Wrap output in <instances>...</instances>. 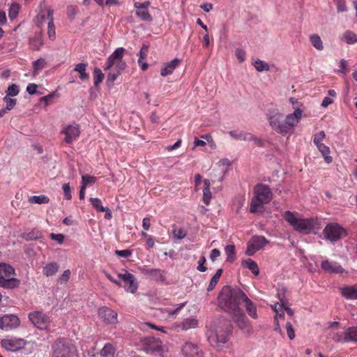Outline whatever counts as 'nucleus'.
Masks as SVG:
<instances>
[{
	"label": "nucleus",
	"mask_w": 357,
	"mask_h": 357,
	"mask_svg": "<svg viewBox=\"0 0 357 357\" xmlns=\"http://www.w3.org/2000/svg\"><path fill=\"white\" fill-rule=\"evenodd\" d=\"M302 114L301 109H296L284 118L278 109H270L266 116L271 128L277 133L285 136L294 132V128L302 117Z\"/></svg>",
	"instance_id": "f257e3e1"
},
{
	"label": "nucleus",
	"mask_w": 357,
	"mask_h": 357,
	"mask_svg": "<svg viewBox=\"0 0 357 357\" xmlns=\"http://www.w3.org/2000/svg\"><path fill=\"white\" fill-rule=\"evenodd\" d=\"M310 41L317 50H323L324 45L320 36L317 34H312L310 36Z\"/></svg>",
	"instance_id": "f704fd0d"
},
{
	"label": "nucleus",
	"mask_w": 357,
	"mask_h": 357,
	"mask_svg": "<svg viewBox=\"0 0 357 357\" xmlns=\"http://www.w3.org/2000/svg\"><path fill=\"white\" fill-rule=\"evenodd\" d=\"M47 35L51 40H54L56 38L55 26L54 24V19H50V22L47 23Z\"/></svg>",
	"instance_id": "a18cd8bd"
},
{
	"label": "nucleus",
	"mask_w": 357,
	"mask_h": 357,
	"mask_svg": "<svg viewBox=\"0 0 357 357\" xmlns=\"http://www.w3.org/2000/svg\"><path fill=\"white\" fill-rule=\"evenodd\" d=\"M321 268L326 272L330 273H343L344 272V269L339 263L328 259L321 262Z\"/></svg>",
	"instance_id": "a211bd4d"
},
{
	"label": "nucleus",
	"mask_w": 357,
	"mask_h": 357,
	"mask_svg": "<svg viewBox=\"0 0 357 357\" xmlns=\"http://www.w3.org/2000/svg\"><path fill=\"white\" fill-rule=\"evenodd\" d=\"M333 340L337 343H346L344 332H332L330 334Z\"/></svg>",
	"instance_id": "c03bdc74"
},
{
	"label": "nucleus",
	"mask_w": 357,
	"mask_h": 357,
	"mask_svg": "<svg viewBox=\"0 0 357 357\" xmlns=\"http://www.w3.org/2000/svg\"><path fill=\"white\" fill-rule=\"evenodd\" d=\"M46 61L44 59H39L33 63V73L37 74L40 70L45 68Z\"/></svg>",
	"instance_id": "37998d69"
},
{
	"label": "nucleus",
	"mask_w": 357,
	"mask_h": 357,
	"mask_svg": "<svg viewBox=\"0 0 357 357\" xmlns=\"http://www.w3.org/2000/svg\"><path fill=\"white\" fill-rule=\"evenodd\" d=\"M206 261V257L204 256H201L198 261V266L197 269L200 272H205L207 270V267L205 266V263Z\"/></svg>",
	"instance_id": "4d7b16f0"
},
{
	"label": "nucleus",
	"mask_w": 357,
	"mask_h": 357,
	"mask_svg": "<svg viewBox=\"0 0 357 357\" xmlns=\"http://www.w3.org/2000/svg\"><path fill=\"white\" fill-rule=\"evenodd\" d=\"M181 62V59L176 58L172 61L166 63L161 69L160 75L162 77L171 75L173 71L179 66Z\"/></svg>",
	"instance_id": "4be33fe9"
},
{
	"label": "nucleus",
	"mask_w": 357,
	"mask_h": 357,
	"mask_svg": "<svg viewBox=\"0 0 357 357\" xmlns=\"http://www.w3.org/2000/svg\"><path fill=\"white\" fill-rule=\"evenodd\" d=\"M59 270V264L56 262L47 264L43 269V273L47 277L54 275Z\"/></svg>",
	"instance_id": "c756f323"
},
{
	"label": "nucleus",
	"mask_w": 357,
	"mask_h": 357,
	"mask_svg": "<svg viewBox=\"0 0 357 357\" xmlns=\"http://www.w3.org/2000/svg\"><path fill=\"white\" fill-rule=\"evenodd\" d=\"M235 55L240 63H243L245 60V52L242 49H236Z\"/></svg>",
	"instance_id": "bf43d9fd"
},
{
	"label": "nucleus",
	"mask_w": 357,
	"mask_h": 357,
	"mask_svg": "<svg viewBox=\"0 0 357 357\" xmlns=\"http://www.w3.org/2000/svg\"><path fill=\"white\" fill-rule=\"evenodd\" d=\"M20 323V319L13 314H6L0 318V328L4 331L15 328Z\"/></svg>",
	"instance_id": "2eb2a0df"
},
{
	"label": "nucleus",
	"mask_w": 357,
	"mask_h": 357,
	"mask_svg": "<svg viewBox=\"0 0 357 357\" xmlns=\"http://www.w3.org/2000/svg\"><path fill=\"white\" fill-rule=\"evenodd\" d=\"M287 333L290 340H293L295 337V333L292 324L290 322L286 324Z\"/></svg>",
	"instance_id": "052dcab7"
},
{
	"label": "nucleus",
	"mask_w": 357,
	"mask_h": 357,
	"mask_svg": "<svg viewBox=\"0 0 357 357\" xmlns=\"http://www.w3.org/2000/svg\"><path fill=\"white\" fill-rule=\"evenodd\" d=\"M109 70L110 71L107 75V81L114 82L117 79L118 76L121 74V73H119L118 71H115V70H112V68L110 69Z\"/></svg>",
	"instance_id": "680f3d73"
},
{
	"label": "nucleus",
	"mask_w": 357,
	"mask_h": 357,
	"mask_svg": "<svg viewBox=\"0 0 357 357\" xmlns=\"http://www.w3.org/2000/svg\"><path fill=\"white\" fill-rule=\"evenodd\" d=\"M155 271L156 272H154L153 275H152L151 276L157 282H164L166 280V276L164 273V271L158 268H155Z\"/></svg>",
	"instance_id": "603ef678"
},
{
	"label": "nucleus",
	"mask_w": 357,
	"mask_h": 357,
	"mask_svg": "<svg viewBox=\"0 0 357 357\" xmlns=\"http://www.w3.org/2000/svg\"><path fill=\"white\" fill-rule=\"evenodd\" d=\"M30 45L34 50H38L43 45V37L42 32L36 33L30 39Z\"/></svg>",
	"instance_id": "c85d7f7f"
},
{
	"label": "nucleus",
	"mask_w": 357,
	"mask_h": 357,
	"mask_svg": "<svg viewBox=\"0 0 357 357\" xmlns=\"http://www.w3.org/2000/svg\"><path fill=\"white\" fill-rule=\"evenodd\" d=\"M172 234L174 238L177 239H183L187 235V231L183 228H178L175 226L173 227Z\"/></svg>",
	"instance_id": "49530a36"
},
{
	"label": "nucleus",
	"mask_w": 357,
	"mask_h": 357,
	"mask_svg": "<svg viewBox=\"0 0 357 357\" xmlns=\"http://www.w3.org/2000/svg\"><path fill=\"white\" fill-rule=\"evenodd\" d=\"M204 189H203V201L205 204L208 205L212 198V194L210 190L211 182L208 179L204 180Z\"/></svg>",
	"instance_id": "2f4dec72"
},
{
	"label": "nucleus",
	"mask_w": 357,
	"mask_h": 357,
	"mask_svg": "<svg viewBox=\"0 0 357 357\" xmlns=\"http://www.w3.org/2000/svg\"><path fill=\"white\" fill-rule=\"evenodd\" d=\"M346 342H357V326H351L344 331Z\"/></svg>",
	"instance_id": "cd10ccee"
},
{
	"label": "nucleus",
	"mask_w": 357,
	"mask_h": 357,
	"mask_svg": "<svg viewBox=\"0 0 357 357\" xmlns=\"http://www.w3.org/2000/svg\"><path fill=\"white\" fill-rule=\"evenodd\" d=\"M70 274L71 272L69 269L64 271L59 279L60 283H64L68 282L70 278Z\"/></svg>",
	"instance_id": "e2e57ef3"
},
{
	"label": "nucleus",
	"mask_w": 357,
	"mask_h": 357,
	"mask_svg": "<svg viewBox=\"0 0 357 357\" xmlns=\"http://www.w3.org/2000/svg\"><path fill=\"white\" fill-rule=\"evenodd\" d=\"M61 134L65 135L63 141L66 144H71L79 137L80 128L77 124L68 125L63 127L61 131Z\"/></svg>",
	"instance_id": "ddd939ff"
},
{
	"label": "nucleus",
	"mask_w": 357,
	"mask_h": 357,
	"mask_svg": "<svg viewBox=\"0 0 357 357\" xmlns=\"http://www.w3.org/2000/svg\"><path fill=\"white\" fill-rule=\"evenodd\" d=\"M318 150L321 153L325 161L327 163H331L333 160V158L331 156L329 155L330 154V149L326 145L324 144L323 143L321 144L316 145Z\"/></svg>",
	"instance_id": "72a5a7b5"
},
{
	"label": "nucleus",
	"mask_w": 357,
	"mask_h": 357,
	"mask_svg": "<svg viewBox=\"0 0 357 357\" xmlns=\"http://www.w3.org/2000/svg\"><path fill=\"white\" fill-rule=\"evenodd\" d=\"M253 194L250 208V211L252 213L258 211L264 204L269 203L273 199V192L271 188L263 183H258L254 187Z\"/></svg>",
	"instance_id": "20e7f679"
},
{
	"label": "nucleus",
	"mask_w": 357,
	"mask_h": 357,
	"mask_svg": "<svg viewBox=\"0 0 357 357\" xmlns=\"http://www.w3.org/2000/svg\"><path fill=\"white\" fill-rule=\"evenodd\" d=\"M42 232L37 229L26 230L22 234V237L26 241L38 240L42 238Z\"/></svg>",
	"instance_id": "a878e982"
},
{
	"label": "nucleus",
	"mask_w": 357,
	"mask_h": 357,
	"mask_svg": "<svg viewBox=\"0 0 357 357\" xmlns=\"http://www.w3.org/2000/svg\"><path fill=\"white\" fill-rule=\"evenodd\" d=\"M52 357H79L77 349L68 338H58L52 346Z\"/></svg>",
	"instance_id": "39448f33"
},
{
	"label": "nucleus",
	"mask_w": 357,
	"mask_h": 357,
	"mask_svg": "<svg viewBox=\"0 0 357 357\" xmlns=\"http://www.w3.org/2000/svg\"><path fill=\"white\" fill-rule=\"evenodd\" d=\"M93 73L94 85L95 86H98L102 82L104 79V74L98 68H95Z\"/></svg>",
	"instance_id": "de8ad7c7"
},
{
	"label": "nucleus",
	"mask_w": 357,
	"mask_h": 357,
	"mask_svg": "<svg viewBox=\"0 0 357 357\" xmlns=\"http://www.w3.org/2000/svg\"><path fill=\"white\" fill-rule=\"evenodd\" d=\"M241 266L244 268H248L255 275H258L259 273V269L257 264L251 259L242 261Z\"/></svg>",
	"instance_id": "7c9ffc66"
},
{
	"label": "nucleus",
	"mask_w": 357,
	"mask_h": 357,
	"mask_svg": "<svg viewBox=\"0 0 357 357\" xmlns=\"http://www.w3.org/2000/svg\"><path fill=\"white\" fill-rule=\"evenodd\" d=\"M98 314L99 317L107 324H114L117 322V313L108 307H100Z\"/></svg>",
	"instance_id": "4468645a"
},
{
	"label": "nucleus",
	"mask_w": 357,
	"mask_h": 357,
	"mask_svg": "<svg viewBox=\"0 0 357 357\" xmlns=\"http://www.w3.org/2000/svg\"><path fill=\"white\" fill-rule=\"evenodd\" d=\"M219 278H218L217 277H215V276H213L212 278L211 279V281L209 282V284L207 287V291H212L215 287L216 286L218 282L219 281Z\"/></svg>",
	"instance_id": "774afa93"
},
{
	"label": "nucleus",
	"mask_w": 357,
	"mask_h": 357,
	"mask_svg": "<svg viewBox=\"0 0 357 357\" xmlns=\"http://www.w3.org/2000/svg\"><path fill=\"white\" fill-rule=\"evenodd\" d=\"M242 302L245 303V307L248 314L253 319L257 318V307L245 295V298H242Z\"/></svg>",
	"instance_id": "b1692460"
},
{
	"label": "nucleus",
	"mask_w": 357,
	"mask_h": 357,
	"mask_svg": "<svg viewBox=\"0 0 357 357\" xmlns=\"http://www.w3.org/2000/svg\"><path fill=\"white\" fill-rule=\"evenodd\" d=\"M148 50H149L148 45L144 44L139 52V59H138L139 63H141L142 61L146 57Z\"/></svg>",
	"instance_id": "6e6d98bb"
},
{
	"label": "nucleus",
	"mask_w": 357,
	"mask_h": 357,
	"mask_svg": "<svg viewBox=\"0 0 357 357\" xmlns=\"http://www.w3.org/2000/svg\"><path fill=\"white\" fill-rule=\"evenodd\" d=\"M227 255V261L232 263L236 259V250L234 245H228L225 248Z\"/></svg>",
	"instance_id": "c9c22d12"
},
{
	"label": "nucleus",
	"mask_w": 357,
	"mask_h": 357,
	"mask_svg": "<svg viewBox=\"0 0 357 357\" xmlns=\"http://www.w3.org/2000/svg\"><path fill=\"white\" fill-rule=\"evenodd\" d=\"M323 232L326 238L332 242L337 241L347 235L346 230L337 223L327 225Z\"/></svg>",
	"instance_id": "9d476101"
},
{
	"label": "nucleus",
	"mask_w": 357,
	"mask_h": 357,
	"mask_svg": "<svg viewBox=\"0 0 357 357\" xmlns=\"http://www.w3.org/2000/svg\"><path fill=\"white\" fill-rule=\"evenodd\" d=\"M198 321L195 318H188L184 319L179 327L183 331H187L191 328H195L197 326Z\"/></svg>",
	"instance_id": "473e14b6"
},
{
	"label": "nucleus",
	"mask_w": 357,
	"mask_h": 357,
	"mask_svg": "<svg viewBox=\"0 0 357 357\" xmlns=\"http://www.w3.org/2000/svg\"><path fill=\"white\" fill-rule=\"evenodd\" d=\"M337 12L347 11V6L345 0H337L336 3Z\"/></svg>",
	"instance_id": "338daca9"
},
{
	"label": "nucleus",
	"mask_w": 357,
	"mask_h": 357,
	"mask_svg": "<svg viewBox=\"0 0 357 357\" xmlns=\"http://www.w3.org/2000/svg\"><path fill=\"white\" fill-rule=\"evenodd\" d=\"M86 63H79L75 66L74 69L75 71L79 73V78L82 80L87 79L89 77V74L86 73Z\"/></svg>",
	"instance_id": "4c0bfd02"
},
{
	"label": "nucleus",
	"mask_w": 357,
	"mask_h": 357,
	"mask_svg": "<svg viewBox=\"0 0 357 357\" xmlns=\"http://www.w3.org/2000/svg\"><path fill=\"white\" fill-rule=\"evenodd\" d=\"M342 40L348 44L357 43V34L351 31H346L342 36Z\"/></svg>",
	"instance_id": "e433bc0d"
},
{
	"label": "nucleus",
	"mask_w": 357,
	"mask_h": 357,
	"mask_svg": "<svg viewBox=\"0 0 357 357\" xmlns=\"http://www.w3.org/2000/svg\"><path fill=\"white\" fill-rule=\"evenodd\" d=\"M282 217L295 231L299 233L308 234L314 229H319V224L317 218H298L294 213L290 211H286Z\"/></svg>",
	"instance_id": "7ed1b4c3"
},
{
	"label": "nucleus",
	"mask_w": 357,
	"mask_h": 357,
	"mask_svg": "<svg viewBox=\"0 0 357 357\" xmlns=\"http://www.w3.org/2000/svg\"><path fill=\"white\" fill-rule=\"evenodd\" d=\"M255 69L259 72L269 70V65L264 61L257 59L252 63Z\"/></svg>",
	"instance_id": "ea45409f"
},
{
	"label": "nucleus",
	"mask_w": 357,
	"mask_h": 357,
	"mask_svg": "<svg viewBox=\"0 0 357 357\" xmlns=\"http://www.w3.org/2000/svg\"><path fill=\"white\" fill-rule=\"evenodd\" d=\"M134 7L136 9L135 15L142 21L151 22L153 18L149 10L146 8H139L138 3H134Z\"/></svg>",
	"instance_id": "393cba45"
},
{
	"label": "nucleus",
	"mask_w": 357,
	"mask_h": 357,
	"mask_svg": "<svg viewBox=\"0 0 357 357\" xmlns=\"http://www.w3.org/2000/svg\"><path fill=\"white\" fill-rule=\"evenodd\" d=\"M341 294L347 299L357 300V285L347 286L342 288Z\"/></svg>",
	"instance_id": "5701e85b"
},
{
	"label": "nucleus",
	"mask_w": 357,
	"mask_h": 357,
	"mask_svg": "<svg viewBox=\"0 0 357 357\" xmlns=\"http://www.w3.org/2000/svg\"><path fill=\"white\" fill-rule=\"evenodd\" d=\"M231 324L229 321L223 319L220 324L217 326L213 332L208 336V341L215 346L219 344H225L228 341V337L231 331Z\"/></svg>",
	"instance_id": "423d86ee"
},
{
	"label": "nucleus",
	"mask_w": 357,
	"mask_h": 357,
	"mask_svg": "<svg viewBox=\"0 0 357 357\" xmlns=\"http://www.w3.org/2000/svg\"><path fill=\"white\" fill-rule=\"evenodd\" d=\"M269 241L263 236H252L248 243L246 255L252 256L257 251L262 249Z\"/></svg>",
	"instance_id": "9b49d317"
},
{
	"label": "nucleus",
	"mask_w": 357,
	"mask_h": 357,
	"mask_svg": "<svg viewBox=\"0 0 357 357\" xmlns=\"http://www.w3.org/2000/svg\"><path fill=\"white\" fill-rule=\"evenodd\" d=\"M54 19L53 9L48 8L45 10H42L36 18V23L38 27H41L45 22H50V19Z\"/></svg>",
	"instance_id": "412c9836"
},
{
	"label": "nucleus",
	"mask_w": 357,
	"mask_h": 357,
	"mask_svg": "<svg viewBox=\"0 0 357 357\" xmlns=\"http://www.w3.org/2000/svg\"><path fill=\"white\" fill-rule=\"evenodd\" d=\"M183 354L188 357H202V352L199 347L190 342H187L182 347Z\"/></svg>",
	"instance_id": "f3484780"
},
{
	"label": "nucleus",
	"mask_w": 357,
	"mask_h": 357,
	"mask_svg": "<svg viewBox=\"0 0 357 357\" xmlns=\"http://www.w3.org/2000/svg\"><path fill=\"white\" fill-rule=\"evenodd\" d=\"M29 319L38 329L45 331L49 330L51 319L50 316L47 314L40 311H33L29 313Z\"/></svg>",
	"instance_id": "1a4fd4ad"
},
{
	"label": "nucleus",
	"mask_w": 357,
	"mask_h": 357,
	"mask_svg": "<svg viewBox=\"0 0 357 357\" xmlns=\"http://www.w3.org/2000/svg\"><path fill=\"white\" fill-rule=\"evenodd\" d=\"M93 207L98 212L106 211V207L102 205V202L99 198H90L89 199Z\"/></svg>",
	"instance_id": "09e8293b"
},
{
	"label": "nucleus",
	"mask_w": 357,
	"mask_h": 357,
	"mask_svg": "<svg viewBox=\"0 0 357 357\" xmlns=\"http://www.w3.org/2000/svg\"><path fill=\"white\" fill-rule=\"evenodd\" d=\"M3 101L6 103V110H11L16 105V99L11 98L10 96H6L3 98Z\"/></svg>",
	"instance_id": "864d4df0"
},
{
	"label": "nucleus",
	"mask_w": 357,
	"mask_h": 357,
	"mask_svg": "<svg viewBox=\"0 0 357 357\" xmlns=\"http://www.w3.org/2000/svg\"><path fill=\"white\" fill-rule=\"evenodd\" d=\"M230 314H232L234 321L240 328L243 329L248 326V320L241 308L230 312Z\"/></svg>",
	"instance_id": "6ab92c4d"
},
{
	"label": "nucleus",
	"mask_w": 357,
	"mask_h": 357,
	"mask_svg": "<svg viewBox=\"0 0 357 357\" xmlns=\"http://www.w3.org/2000/svg\"><path fill=\"white\" fill-rule=\"evenodd\" d=\"M118 277L126 284V291L135 293L137 291L138 286L137 283L135 282V278L132 274L126 272L124 274L119 273Z\"/></svg>",
	"instance_id": "dca6fc26"
},
{
	"label": "nucleus",
	"mask_w": 357,
	"mask_h": 357,
	"mask_svg": "<svg viewBox=\"0 0 357 357\" xmlns=\"http://www.w3.org/2000/svg\"><path fill=\"white\" fill-rule=\"evenodd\" d=\"M144 349L148 354L153 357H160L162 353V342L155 337L146 338Z\"/></svg>",
	"instance_id": "f8f14e48"
},
{
	"label": "nucleus",
	"mask_w": 357,
	"mask_h": 357,
	"mask_svg": "<svg viewBox=\"0 0 357 357\" xmlns=\"http://www.w3.org/2000/svg\"><path fill=\"white\" fill-rule=\"evenodd\" d=\"M29 202L32 204H47L50 202V199L45 195H35L29 197Z\"/></svg>",
	"instance_id": "a19ab883"
},
{
	"label": "nucleus",
	"mask_w": 357,
	"mask_h": 357,
	"mask_svg": "<svg viewBox=\"0 0 357 357\" xmlns=\"http://www.w3.org/2000/svg\"><path fill=\"white\" fill-rule=\"evenodd\" d=\"M126 50L123 47H118L107 59L104 70L112 68L115 71L121 73L126 68V63L123 60Z\"/></svg>",
	"instance_id": "6e6552de"
},
{
	"label": "nucleus",
	"mask_w": 357,
	"mask_h": 357,
	"mask_svg": "<svg viewBox=\"0 0 357 357\" xmlns=\"http://www.w3.org/2000/svg\"><path fill=\"white\" fill-rule=\"evenodd\" d=\"M114 348L110 343H107L100 351L101 356L114 357Z\"/></svg>",
	"instance_id": "58836bf2"
},
{
	"label": "nucleus",
	"mask_w": 357,
	"mask_h": 357,
	"mask_svg": "<svg viewBox=\"0 0 357 357\" xmlns=\"http://www.w3.org/2000/svg\"><path fill=\"white\" fill-rule=\"evenodd\" d=\"M242 298H245V294L240 289L225 286L218 296L219 306L230 313L240 308L239 304Z\"/></svg>",
	"instance_id": "f03ea898"
},
{
	"label": "nucleus",
	"mask_w": 357,
	"mask_h": 357,
	"mask_svg": "<svg viewBox=\"0 0 357 357\" xmlns=\"http://www.w3.org/2000/svg\"><path fill=\"white\" fill-rule=\"evenodd\" d=\"M96 178L88 174L82 176V187L86 188L88 185L95 183Z\"/></svg>",
	"instance_id": "79ce46f5"
},
{
	"label": "nucleus",
	"mask_w": 357,
	"mask_h": 357,
	"mask_svg": "<svg viewBox=\"0 0 357 357\" xmlns=\"http://www.w3.org/2000/svg\"><path fill=\"white\" fill-rule=\"evenodd\" d=\"M326 135L324 131L321 130L314 135L313 142L315 145L322 144V141L325 139Z\"/></svg>",
	"instance_id": "5fc2aeb1"
},
{
	"label": "nucleus",
	"mask_w": 357,
	"mask_h": 357,
	"mask_svg": "<svg viewBox=\"0 0 357 357\" xmlns=\"http://www.w3.org/2000/svg\"><path fill=\"white\" fill-rule=\"evenodd\" d=\"M15 271L13 266L6 263H0V286L6 289L19 287L20 281L15 278Z\"/></svg>",
	"instance_id": "0eeeda50"
},
{
	"label": "nucleus",
	"mask_w": 357,
	"mask_h": 357,
	"mask_svg": "<svg viewBox=\"0 0 357 357\" xmlns=\"http://www.w3.org/2000/svg\"><path fill=\"white\" fill-rule=\"evenodd\" d=\"M229 135L238 140L250 141L252 139V134L243 131L231 130L229 132Z\"/></svg>",
	"instance_id": "bb28decb"
},
{
	"label": "nucleus",
	"mask_w": 357,
	"mask_h": 357,
	"mask_svg": "<svg viewBox=\"0 0 357 357\" xmlns=\"http://www.w3.org/2000/svg\"><path fill=\"white\" fill-rule=\"evenodd\" d=\"M19 92V86L15 84H12L11 85H10L6 91V96L10 97L17 96Z\"/></svg>",
	"instance_id": "3c124183"
},
{
	"label": "nucleus",
	"mask_w": 357,
	"mask_h": 357,
	"mask_svg": "<svg viewBox=\"0 0 357 357\" xmlns=\"http://www.w3.org/2000/svg\"><path fill=\"white\" fill-rule=\"evenodd\" d=\"M50 237L51 239L57 241L59 244L63 243V240H64V236L61 234H56L54 233H51L50 234Z\"/></svg>",
	"instance_id": "69168bd1"
},
{
	"label": "nucleus",
	"mask_w": 357,
	"mask_h": 357,
	"mask_svg": "<svg viewBox=\"0 0 357 357\" xmlns=\"http://www.w3.org/2000/svg\"><path fill=\"white\" fill-rule=\"evenodd\" d=\"M62 189L64 192V197L67 200H70L72 198L71 190L69 183H65L62 186Z\"/></svg>",
	"instance_id": "13d9d810"
},
{
	"label": "nucleus",
	"mask_w": 357,
	"mask_h": 357,
	"mask_svg": "<svg viewBox=\"0 0 357 357\" xmlns=\"http://www.w3.org/2000/svg\"><path fill=\"white\" fill-rule=\"evenodd\" d=\"M20 6L17 3H13L8 11V17L11 20L15 19L19 13Z\"/></svg>",
	"instance_id": "8fccbe9b"
},
{
	"label": "nucleus",
	"mask_w": 357,
	"mask_h": 357,
	"mask_svg": "<svg viewBox=\"0 0 357 357\" xmlns=\"http://www.w3.org/2000/svg\"><path fill=\"white\" fill-rule=\"evenodd\" d=\"M24 345V341L22 339H10L3 340L1 341V346L7 350L16 351L22 348Z\"/></svg>",
	"instance_id": "aec40b11"
},
{
	"label": "nucleus",
	"mask_w": 357,
	"mask_h": 357,
	"mask_svg": "<svg viewBox=\"0 0 357 357\" xmlns=\"http://www.w3.org/2000/svg\"><path fill=\"white\" fill-rule=\"evenodd\" d=\"M115 254L121 257L128 258L132 255V252L130 250H115Z\"/></svg>",
	"instance_id": "0e129e2a"
}]
</instances>
